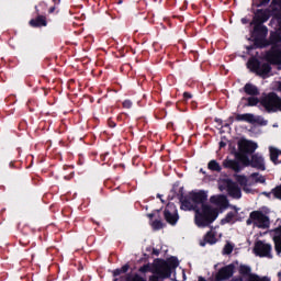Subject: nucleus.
<instances>
[{"mask_svg":"<svg viewBox=\"0 0 281 281\" xmlns=\"http://www.w3.org/2000/svg\"><path fill=\"white\" fill-rule=\"evenodd\" d=\"M158 199H161V195H160V194H158Z\"/></svg>","mask_w":281,"mask_h":281,"instance_id":"nucleus-38","label":"nucleus"},{"mask_svg":"<svg viewBox=\"0 0 281 281\" xmlns=\"http://www.w3.org/2000/svg\"><path fill=\"white\" fill-rule=\"evenodd\" d=\"M30 25H32V27H43V25H47V22L45 21L44 16H38L34 20H31Z\"/></svg>","mask_w":281,"mask_h":281,"instance_id":"nucleus-19","label":"nucleus"},{"mask_svg":"<svg viewBox=\"0 0 281 281\" xmlns=\"http://www.w3.org/2000/svg\"><path fill=\"white\" fill-rule=\"evenodd\" d=\"M255 273H251V268L248 266H239V281H251L255 277Z\"/></svg>","mask_w":281,"mask_h":281,"instance_id":"nucleus-12","label":"nucleus"},{"mask_svg":"<svg viewBox=\"0 0 281 281\" xmlns=\"http://www.w3.org/2000/svg\"><path fill=\"white\" fill-rule=\"evenodd\" d=\"M237 159H239V161H241V164L245 166H251V161H249V158H247L246 155L239 154L237 155Z\"/></svg>","mask_w":281,"mask_h":281,"instance_id":"nucleus-26","label":"nucleus"},{"mask_svg":"<svg viewBox=\"0 0 281 281\" xmlns=\"http://www.w3.org/2000/svg\"><path fill=\"white\" fill-rule=\"evenodd\" d=\"M269 21V12L265 10H259L255 14V23H265Z\"/></svg>","mask_w":281,"mask_h":281,"instance_id":"nucleus-17","label":"nucleus"},{"mask_svg":"<svg viewBox=\"0 0 281 281\" xmlns=\"http://www.w3.org/2000/svg\"><path fill=\"white\" fill-rule=\"evenodd\" d=\"M261 104L268 111H281V99L276 93H270L265 97Z\"/></svg>","mask_w":281,"mask_h":281,"instance_id":"nucleus-6","label":"nucleus"},{"mask_svg":"<svg viewBox=\"0 0 281 281\" xmlns=\"http://www.w3.org/2000/svg\"><path fill=\"white\" fill-rule=\"evenodd\" d=\"M273 243L277 254H281V225L274 229Z\"/></svg>","mask_w":281,"mask_h":281,"instance_id":"nucleus-15","label":"nucleus"},{"mask_svg":"<svg viewBox=\"0 0 281 281\" xmlns=\"http://www.w3.org/2000/svg\"><path fill=\"white\" fill-rule=\"evenodd\" d=\"M271 41L273 43H281V27L271 35Z\"/></svg>","mask_w":281,"mask_h":281,"instance_id":"nucleus-25","label":"nucleus"},{"mask_svg":"<svg viewBox=\"0 0 281 281\" xmlns=\"http://www.w3.org/2000/svg\"><path fill=\"white\" fill-rule=\"evenodd\" d=\"M235 178H236V181L243 186L244 192H250L249 187H247V183L249 181L247 179V177L240 176V175H236Z\"/></svg>","mask_w":281,"mask_h":281,"instance_id":"nucleus-21","label":"nucleus"},{"mask_svg":"<svg viewBox=\"0 0 281 281\" xmlns=\"http://www.w3.org/2000/svg\"><path fill=\"white\" fill-rule=\"evenodd\" d=\"M269 151L271 161L273 164H280V161H278V157L281 155V151L276 147H269Z\"/></svg>","mask_w":281,"mask_h":281,"instance_id":"nucleus-20","label":"nucleus"},{"mask_svg":"<svg viewBox=\"0 0 281 281\" xmlns=\"http://www.w3.org/2000/svg\"><path fill=\"white\" fill-rule=\"evenodd\" d=\"M123 106L124 109H131L133 106V102H131V100H125L123 102Z\"/></svg>","mask_w":281,"mask_h":281,"instance_id":"nucleus-34","label":"nucleus"},{"mask_svg":"<svg viewBox=\"0 0 281 281\" xmlns=\"http://www.w3.org/2000/svg\"><path fill=\"white\" fill-rule=\"evenodd\" d=\"M176 267H179V260L175 257L169 258L167 261L156 260L151 270L154 276L149 277V281H160L170 278Z\"/></svg>","mask_w":281,"mask_h":281,"instance_id":"nucleus-2","label":"nucleus"},{"mask_svg":"<svg viewBox=\"0 0 281 281\" xmlns=\"http://www.w3.org/2000/svg\"><path fill=\"white\" fill-rule=\"evenodd\" d=\"M270 0H261L260 5H265V3H269Z\"/></svg>","mask_w":281,"mask_h":281,"instance_id":"nucleus-36","label":"nucleus"},{"mask_svg":"<svg viewBox=\"0 0 281 281\" xmlns=\"http://www.w3.org/2000/svg\"><path fill=\"white\" fill-rule=\"evenodd\" d=\"M236 120L237 122H248V124H256V122H258L256 115L251 113L239 114L236 116Z\"/></svg>","mask_w":281,"mask_h":281,"instance_id":"nucleus-14","label":"nucleus"},{"mask_svg":"<svg viewBox=\"0 0 281 281\" xmlns=\"http://www.w3.org/2000/svg\"><path fill=\"white\" fill-rule=\"evenodd\" d=\"M165 220L169 225H177L179 221V213L177 212V206L175 204H168L165 210Z\"/></svg>","mask_w":281,"mask_h":281,"instance_id":"nucleus-8","label":"nucleus"},{"mask_svg":"<svg viewBox=\"0 0 281 281\" xmlns=\"http://www.w3.org/2000/svg\"><path fill=\"white\" fill-rule=\"evenodd\" d=\"M206 201L207 193L199 191L189 193L181 204V210H194V222L199 227H209L218 216V209L204 204Z\"/></svg>","mask_w":281,"mask_h":281,"instance_id":"nucleus-1","label":"nucleus"},{"mask_svg":"<svg viewBox=\"0 0 281 281\" xmlns=\"http://www.w3.org/2000/svg\"><path fill=\"white\" fill-rule=\"evenodd\" d=\"M223 251L224 254L229 255L234 251V246L232 244H226Z\"/></svg>","mask_w":281,"mask_h":281,"instance_id":"nucleus-30","label":"nucleus"},{"mask_svg":"<svg viewBox=\"0 0 281 281\" xmlns=\"http://www.w3.org/2000/svg\"><path fill=\"white\" fill-rule=\"evenodd\" d=\"M244 91L248 95H258V88L256 86L251 85V83H247L244 87Z\"/></svg>","mask_w":281,"mask_h":281,"instance_id":"nucleus-22","label":"nucleus"},{"mask_svg":"<svg viewBox=\"0 0 281 281\" xmlns=\"http://www.w3.org/2000/svg\"><path fill=\"white\" fill-rule=\"evenodd\" d=\"M126 281H146V279L139 274H134V276L127 277Z\"/></svg>","mask_w":281,"mask_h":281,"instance_id":"nucleus-27","label":"nucleus"},{"mask_svg":"<svg viewBox=\"0 0 281 281\" xmlns=\"http://www.w3.org/2000/svg\"><path fill=\"white\" fill-rule=\"evenodd\" d=\"M254 251L256 256H259V258H273V255L271 254V251H273V247L271 244L263 240H258L255 244Z\"/></svg>","mask_w":281,"mask_h":281,"instance_id":"nucleus-7","label":"nucleus"},{"mask_svg":"<svg viewBox=\"0 0 281 281\" xmlns=\"http://www.w3.org/2000/svg\"><path fill=\"white\" fill-rule=\"evenodd\" d=\"M267 60L272 65H281V48H273L267 54Z\"/></svg>","mask_w":281,"mask_h":281,"instance_id":"nucleus-11","label":"nucleus"},{"mask_svg":"<svg viewBox=\"0 0 281 281\" xmlns=\"http://www.w3.org/2000/svg\"><path fill=\"white\" fill-rule=\"evenodd\" d=\"M209 170H213L214 172H221V165L216 160H211L207 165Z\"/></svg>","mask_w":281,"mask_h":281,"instance_id":"nucleus-23","label":"nucleus"},{"mask_svg":"<svg viewBox=\"0 0 281 281\" xmlns=\"http://www.w3.org/2000/svg\"><path fill=\"white\" fill-rule=\"evenodd\" d=\"M205 243H209L210 245H214V243H216L214 232L210 231L209 233H206V235L204 236V241L200 243L201 247H205Z\"/></svg>","mask_w":281,"mask_h":281,"instance_id":"nucleus-18","label":"nucleus"},{"mask_svg":"<svg viewBox=\"0 0 281 281\" xmlns=\"http://www.w3.org/2000/svg\"><path fill=\"white\" fill-rule=\"evenodd\" d=\"M279 91H281V82L279 83Z\"/></svg>","mask_w":281,"mask_h":281,"instance_id":"nucleus-37","label":"nucleus"},{"mask_svg":"<svg viewBox=\"0 0 281 281\" xmlns=\"http://www.w3.org/2000/svg\"><path fill=\"white\" fill-rule=\"evenodd\" d=\"M238 148L240 153H255V150L258 148V144L251 140L241 139L238 143Z\"/></svg>","mask_w":281,"mask_h":281,"instance_id":"nucleus-9","label":"nucleus"},{"mask_svg":"<svg viewBox=\"0 0 281 281\" xmlns=\"http://www.w3.org/2000/svg\"><path fill=\"white\" fill-rule=\"evenodd\" d=\"M250 166L252 168H258V170H265V158L259 154L252 155Z\"/></svg>","mask_w":281,"mask_h":281,"instance_id":"nucleus-13","label":"nucleus"},{"mask_svg":"<svg viewBox=\"0 0 281 281\" xmlns=\"http://www.w3.org/2000/svg\"><path fill=\"white\" fill-rule=\"evenodd\" d=\"M210 202L213 203V205H216L220 207V210H225L227 205H229V202L227 201V196L225 195H213L210 199Z\"/></svg>","mask_w":281,"mask_h":281,"instance_id":"nucleus-10","label":"nucleus"},{"mask_svg":"<svg viewBox=\"0 0 281 281\" xmlns=\"http://www.w3.org/2000/svg\"><path fill=\"white\" fill-rule=\"evenodd\" d=\"M246 223L247 225H254V227H258L259 229H269V225H271L269 216L261 211H252Z\"/></svg>","mask_w":281,"mask_h":281,"instance_id":"nucleus-3","label":"nucleus"},{"mask_svg":"<svg viewBox=\"0 0 281 281\" xmlns=\"http://www.w3.org/2000/svg\"><path fill=\"white\" fill-rule=\"evenodd\" d=\"M218 189L221 190V192H224V190H226V192H228L229 196H233V199H240V196H243L238 184L229 179L220 180Z\"/></svg>","mask_w":281,"mask_h":281,"instance_id":"nucleus-4","label":"nucleus"},{"mask_svg":"<svg viewBox=\"0 0 281 281\" xmlns=\"http://www.w3.org/2000/svg\"><path fill=\"white\" fill-rule=\"evenodd\" d=\"M224 168H231V170H234L235 172H240L241 168L238 161L232 160V159H225L223 161Z\"/></svg>","mask_w":281,"mask_h":281,"instance_id":"nucleus-16","label":"nucleus"},{"mask_svg":"<svg viewBox=\"0 0 281 281\" xmlns=\"http://www.w3.org/2000/svg\"><path fill=\"white\" fill-rule=\"evenodd\" d=\"M151 227L154 229H162L164 228V223L159 220H156L151 223Z\"/></svg>","mask_w":281,"mask_h":281,"instance_id":"nucleus-28","label":"nucleus"},{"mask_svg":"<svg viewBox=\"0 0 281 281\" xmlns=\"http://www.w3.org/2000/svg\"><path fill=\"white\" fill-rule=\"evenodd\" d=\"M138 271H140V273H148V271H150V266L145 265V266L140 267Z\"/></svg>","mask_w":281,"mask_h":281,"instance_id":"nucleus-33","label":"nucleus"},{"mask_svg":"<svg viewBox=\"0 0 281 281\" xmlns=\"http://www.w3.org/2000/svg\"><path fill=\"white\" fill-rule=\"evenodd\" d=\"M258 98L255 97H250L248 98V106H256V104H258Z\"/></svg>","mask_w":281,"mask_h":281,"instance_id":"nucleus-31","label":"nucleus"},{"mask_svg":"<svg viewBox=\"0 0 281 281\" xmlns=\"http://www.w3.org/2000/svg\"><path fill=\"white\" fill-rule=\"evenodd\" d=\"M251 281H271V278H269V277H260L258 274H255V277H252Z\"/></svg>","mask_w":281,"mask_h":281,"instance_id":"nucleus-29","label":"nucleus"},{"mask_svg":"<svg viewBox=\"0 0 281 281\" xmlns=\"http://www.w3.org/2000/svg\"><path fill=\"white\" fill-rule=\"evenodd\" d=\"M249 179H251V181H256V183H265V177L258 175V173H252Z\"/></svg>","mask_w":281,"mask_h":281,"instance_id":"nucleus-24","label":"nucleus"},{"mask_svg":"<svg viewBox=\"0 0 281 281\" xmlns=\"http://www.w3.org/2000/svg\"><path fill=\"white\" fill-rule=\"evenodd\" d=\"M183 98H184L186 100H190V99L192 98V94H191L190 92H184V93H183Z\"/></svg>","mask_w":281,"mask_h":281,"instance_id":"nucleus-35","label":"nucleus"},{"mask_svg":"<svg viewBox=\"0 0 281 281\" xmlns=\"http://www.w3.org/2000/svg\"><path fill=\"white\" fill-rule=\"evenodd\" d=\"M126 271H128V266H123L121 270H116L114 272V276H120V273H126Z\"/></svg>","mask_w":281,"mask_h":281,"instance_id":"nucleus-32","label":"nucleus"},{"mask_svg":"<svg viewBox=\"0 0 281 281\" xmlns=\"http://www.w3.org/2000/svg\"><path fill=\"white\" fill-rule=\"evenodd\" d=\"M247 67L250 71H255L257 76H261V78H267L271 71L269 64H260L256 58H250L247 63Z\"/></svg>","mask_w":281,"mask_h":281,"instance_id":"nucleus-5","label":"nucleus"},{"mask_svg":"<svg viewBox=\"0 0 281 281\" xmlns=\"http://www.w3.org/2000/svg\"><path fill=\"white\" fill-rule=\"evenodd\" d=\"M228 216H232V214H228Z\"/></svg>","mask_w":281,"mask_h":281,"instance_id":"nucleus-39","label":"nucleus"}]
</instances>
